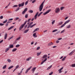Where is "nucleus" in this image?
Wrapping results in <instances>:
<instances>
[{
	"instance_id": "f257e3e1",
	"label": "nucleus",
	"mask_w": 75,
	"mask_h": 75,
	"mask_svg": "<svg viewBox=\"0 0 75 75\" xmlns=\"http://www.w3.org/2000/svg\"><path fill=\"white\" fill-rule=\"evenodd\" d=\"M33 24V22H31V23H30L28 25V27L27 28L28 29L29 28H33V27L34 26H35V25H36V23H35L31 25L32 24Z\"/></svg>"
},
{
	"instance_id": "f03ea898",
	"label": "nucleus",
	"mask_w": 75,
	"mask_h": 75,
	"mask_svg": "<svg viewBox=\"0 0 75 75\" xmlns=\"http://www.w3.org/2000/svg\"><path fill=\"white\" fill-rule=\"evenodd\" d=\"M71 21V20L69 19V20H68V21H66L64 23V24L62 25L61 26L60 28H62V27H64L65 26V24H67V23H69V21Z\"/></svg>"
},
{
	"instance_id": "7ed1b4c3",
	"label": "nucleus",
	"mask_w": 75,
	"mask_h": 75,
	"mask_svg": "<svg viewBox=\"0 0 75 75\" xmlns=\"http://www.w3.org/2000/svg\"><path fill=\"white\" fill-rule=\"evenodd\" d=\"M55 11V13H58L60 11V9H59V8H56Z\"/></svg>"
},
{
	"instance_id": "20e7f679",
	"label": "nucleus",
	"mask_w": 75,
	"mask_h": 75,
	"mask_svg": "<svg viewBox=\"0 0 75 75\" xmlns=\"http://www.w3.org/2000/svg\"><path fill=\"white\" fill-rule=\"evenodd\" d=\"M42 8H43V5H40L39 8L40 11H42Z\"/></svg>"
},
{
	"instance_id": "39448f33",
	"label": "nucleus",
	"mask_w": 75,
	"mask_h": 75,
	"mask_svg": "<svg viewBox=\"0 0 75 75\" xmlns=\"http://www.w3.org/2000/svg\"><path fill=\"white\" fill-rule=\"evenodd\" d=\"M28 8H25L24 10L22 12V14L23 15L25 13V12H26L27 11Z\"/></svg>"
},
{
	"instance_id": "423d86ee",
	"label": "nucleus",
	"mask_w": 75,
	"mask_h": 75,
	"mask_svg": "<svg viewBox=\"0 0 75 75\" xmlns=\"http://www.w3.org/2000/svg\"><path fill=\"white\" fill-rule=\"evenodd\" d=\"M32 68V66H30V67H29L28 69H27L26 70L25 72V73L27 74V73H28V71H29V70H30V69Z\"/></svg>"
},
{
	"instance_id": "0eeeda50",
	"label": "nucleus",
	"mask_w": 75,
	"mask_h": 75,
	"mask_svg": "<svg viewBox=\"0 0 75 75\" xmlns=\"http://www.w3.org/2000/svg\"><path fill=\"white\" fill-rule=\"evenodd\" d=\"M39 13V12H38L36 13L35 15L34 16V19L35 20H36L37 19V16H38V14Z\"/></svg>"
},
{
	"instance_id": "6e6552de",
	"label": "nucleus",
	"mask_w": 75,
	"mask_h": 75,
	"mask_svg": "<svg viewBox=\"0 0 75 75\" xmlns=\"http://www.w3.org/2000/svg\"><path fill=\"white\" fill-rule=\"evenodd\" d=\"M51 9H49L48 10H47L46 12L44 13H43V15H45V14H48L50 11H51Z\"/></svg>"
},
{
	"instance_id": "1a4fd4ad",
	"label": "nucleus",
	"mask_w": 75,
	"mask_h": 75,
	"mask_svg": "<svg viewBox=\"0 0 75 75\" xmlns=\"http://www.w3.org/2000/svg\"><path fill=\"white\" fill-rule=\"evenodd\" d=\"M24 2H23L22 3H21V4H20L18 5V6L19 7H23L24 6Z\"/></svg>"
},
{
	"instance_id": "9d476101",
	"label": "nucleus",
	"mask_w": 75,
	"mask_h": 75,
	"mask_svg": "<svg viewBox=\"0 0 75 75\" xmlns=\"http://www.w3.org/2000/svg\"><path fill=\"white\" fill-rule=\"evenodd\" d=\"M24 25H23V24L21 25V26L19 28V30L20 31V30H21V29H22V28H23L24 27Z\"/></svg>"
},
{
	"instance_id": "9b49d317",
	"label": "nucleus",
	"mask_w": 75,
	"mask_h": 75,
	"mask_svg": "<svg viewBox=\"0 0 75 75\" xmlns=\"http://www.w3.org/2000/svg\"><path fill=\"white\" fill-rule=\"evenodd\" d=\"M47 58H45L43 61L41 63L40 65H42V64H43L44 63V62H45L46 61H47Z\"/></svg>"
},
{
	"instance_id": "f8f14e48",
	"label": "nucleus",
	"mask_w": 75,
	"mask_h": 75,
	"mask_svg": "<svg viewBox=\"0 0 75 75\" xmlns=\"http://www.w3.org/2000/svg\"><path fill=\"white\" fill-rule=\"evenodd\" d=\"M7 33H6L4 35L5 40H6V39L7 38Z\"/></svg>"
},
{
	"instance_id": "ddd939ff",
	"label": "nucleus",
	"mask_w": 75,
	"mask_h": 75,
	"mask_svg": "<svg viewBox=\"0 0 75 75\" xmlns=\"http://www.w3.org/2000/svg\"><path fill=\"white\" fill-rule=\"evenodd\" d=\"M11 23V21H8L6 25V26H8V24H9V23Z\"/></svg>"
},
{
	"instance_id": "4468645a",
	"label": "nucleus",
	"mask_w": 75,
	"mask_h": 75,
	"mask_svg": "<svg viewBox=\"0 0 75 75\" xmlns=\"http://www.w3.org/2000/svg\"><path fill=\"white\" fill-rule=\"evenodd\" d=\"M47 55H44L43 57H42V58H43V59H45V58H47Z\"/></svg>"
},
{
	"instance_id": "2eb2a0df",
	"label": "nucleus",
	"mask_w": 75,
	"mask_h": 75,
	"mask_svg": "<svg viewBox=\"0 0 75 75\" xmlns=\"http://www.w3.org/2000/svg\"><path fill=\"white\" fill-rule=\"evenodd\" d=\"M39 30V28H36V29H35V30H34L33 33H35V31H38Z\"/></svg>"
},
{
	"instance_id": "dca6fc26",
	"label": "nucleus",
	"mask_w": 75,
	"mask_h": 75,
	"mask_svg": "<svg viewBox=\"0 0 75 75\" xmlns=\"http://www.w3.org/2000/svg\"><path fill=\"white\" fill-rule=\"evenodd\" d=\"M14 27V26H12L11 27H10L8 29V30H11V29L12 28H13Z\"/></svg>"
},
{
	"instance_id": "f3484780",
	"label": "nucleus",
	"mask_w": 75,
	"mask_h": 75,
	"mask_svg": "<svg viewBox=\"0 0 75 75\" xmlns=\"http://www.w3.org/2000/svg\"><path fill=\"white\" fill-rule=\"evenodd\" d=\"M29 29H27L26 30H25L24 32L23 33H27L29 31Z\"/></svg>"
},
{
	"instance_id": "a211bd4d",
	"label": "nucleus",
	"mask_w": 75,
	"mask_h": 75,
	"mask_svg": "<svg viewBox=\"0 0 75 75\" xmlns=\"http://www.w3.org/2000/svg\"><path fill=\"white\" fill-rule=\"evenodd\" d=\"M17 50V48H14L12 50V52H14V51H16Z\"/></svg>"
},
{
	"instance_id": "6ab92c4d",
	"label": "nucleus",
	"mask_w": 75,
	"mask_h": 75,
	"mask_svg": "<svg viewBox=\"0 0 75 75\" xmlns=\"http://www.w3.org/2000/svg\"><path fill=\"white\" fill-rule=\"evenodd\" d=\"M63 24V22L61 21L58 24V25H62V24Z\"/></svg>"
},
{
	"instance_id": "aec40b11",
	"label": "nucleus",
	"mask_w": 75,
	"mask_h": 75,
	"mask_svg": "<svg viewBox=\"0 0 75 75\" xmlns=\"http://www.w3.org/2000/svg\"><path fill=\"white\" fill-rule=\"evenodd\" d=\"M52 66V65H51L50 67H49L47 69V70H49V69H51Z\"/></svg>"
},
{
	"instance_id": "412c9836",
	"label": "nucleus",
	"mask_w": 75,
	"mask_h": 75,
	"mask_svg": "<svg viewBox=\"0 0 75 75\" xmlns=\"http://www.w3.org/2000/svg\"><path fill=\"white\" fill-rule=\"evenodd\" d=\"M41 54V52H40V53L39 52H38L37 53V56H39V55H40V54Z\"/></svg>"
},
{
	"instance_id": "4be33fe9",
	"label": "nucleus",
	"mask_w": 75,
	"mask_h": 75,
	"mask_svg": "<svg viewBox=\"0 0 75 75\" xmlns=\"http://www.w3.org/2000/svg\"><path fill=\"white\" fill-rule=\"evenodd\" d=\"M9 48H6V49H5V52H7V51H8V50H9Z\"/></svg>"
},
{
	"instance_id": "5701e85b",
	"label": "nucleus",
	"mask_w": 75,
	"mask_h": 75,
	"mask_svg": "<svg viewBox=\"0 0 75 75\" xmlns=\"http://www.w3.org/2000/svg\"><path fill=\"white\" fill-rule=\"evenodd\" d=\"M31 57H30L28 58H27L26 59V61H30V59H31Z\"/></svg>"
},
{
	"instance_id": "b1692460",
	"label": "nucleus",
	"mask_w": 75,
	"mask_h": 75,
	"mask_svg": "<svg viewBox=\"0 0 75 75\" xmlns=\"http://www.w3.org/2000/svg\"><path fill=\"white\" fill-rule=\"evenodd\" d=\"M13 67H14V66H10L8 68V69H11V68H13Z\"/></svg>"
},
{
	"instance_id": "393cba45",
	"label": "nucleus",
	"mask_w": 75,
	"mask_h": 75,
	"mask_svg": "<svg viewBox=\"0 0 75 75\" xmlns=\"http://www.w3.org/2000/svg\"><path fill=\"white\" fill-rule=\"evenodd\" d=\"M74 50L71 52L69 54V55H72V54H73L74 52Z\"/></svg>"
},
{
	"instance_id": "a878e982",
	"label": "nucleus",
	"mask_w": 75,
	"mask_h": 75,
	"mask_svg": "<svg viewBox=\"0 0 75 75\" xmlns=\"http://www.w3.org/2000/svg\"><path fill=\"white\" fill-rule=\"evenodd\" d=\"M7 61L8 62H9V63H10V62H11V60H10L9 59H8L7 60Z\"/></svg>"
},
{
	"instance_id": "bb28decb",
	"label": "nucleus",
	"mask_w": 75,
	"mask_h": 75,
	"mask_svg": "<svg viewBox=\"0 0 75 75\" xmlns=\"http://www.w3.org/2000/svg\"><path fill=\"white\" fill-rule=\"evenodd\" d=\"M14 47V45H10V46H9V48H13V47Z\"/></svg>"
},
{
	"instance_id": "cd10ccee",
	"label": "nucleus",
	"mask_w": 75,
	"mask_h": 75,
	"mask_svg": "<svg viewBox=\"0 0 75 75\" xmlns=\"http://www.w3.org/2000/svg\"><path fill=\"white\" fill-rule=\"evenodd\" d=\"M53 44V43L52 42L51 43H50L48 44V46H50V45H52Z\"/></svg>"
},
{
	"instance_id": "c85d7f7f",
	"label": "nucleus",
	"mask_w": 75,
	"mask_h": 75,
	"mask_svg": "<svg viewBox=\"0 0 75 75\" xmlns=\"http://www.w3.org/2000/svg\"><path fill=\"white\" fill-rule=\"evenodd\" d=\"M20 39H21V37H20L19 38H18L16 40V41H18V40H20Z\"/></svg>"
},
{
	"instance_id": "c756f323",
	"label": "nucleus",
	"mask_w": 75,
	"mask_h": 75,
	"mask_svg": "<svg viewBox=\"0 0 75 75\" xmlns=\"http://www.w3.org/2000/svg\"><path fill=\"white\" fill-rule=\"evenodd\" d=\"M43 13V12H41L40 13H39L38 14V17H40V16H41V15Z\"/></svg>"
},
{
	"instance_id": "7c9ffc66",
	"label": "nucleus",
	"mask_w": 75,
	"mask_h": 75,
	"mask_svg": "<svg viewBox=\"0 0 75 75\" xmlns=\"http://www.w3.org/2000/svg\"><path fill=\"white\" fill-rule=\"evenodd\" d=\"M66 59V57H65L62 59V61H65V59Z\"/></svg>"
},
{
	"instance_id": "2f4dec72",
	"label": "nucleus",
	"mask_w": 75,
	"mask_h": 75,
	"mask_svg": "<svg viewBox=\"0 0 75 75\" xmlns=\"http://www.w3.org/2000/svg\"><path fill=\"white\" fill-rule=\"evenodd\" d=\"M7 22V19H6L5 21H4L3 22V23L4 24H5V23H6Z\"/></svg>"
},
{
	"instance_id": "473e14b6",
	"label": "nucleus",
	"mask_w": 75,
	"mask_h": 75,
	"mask_svg": "<svg viewBox=\"0 0 75 75\" xmlns=\"http://www.w3.org/2000/svg\"><path fill=\"white\" fill-rule=\"evenodd\" d=\"M6 67H7V65H5L4 67H3L2 69H5V68H6Z\"/></svg>"
},
{
	"instance_id": "72a5a7b5",
	"label": "nucleus",
	"mask_w": 75,
	"mask_h": 75,
	"mask_svg": "<svg viewBox=\"0 0 75 75\" xmlns=\"http://www.w3.org/2000/svg\"><path fill=\"white\" fill-rule=\"evenodd\" d=\"M64 8H65V7L62 6V7H60L61 10H63V9H64Z\"/></svg>"
},
{
	"instance_id": "f704fd0d",
	"label": "nucleus",
	"mask_w": 75,
	"mask_h": 75,
	"mask_svg": "<svg viewBox=\"0 0 75 75\" xmlns=\"http://www.w3.org/2000/svg\"><path fill=\"white\" fill-rule=\"evenodd\" d=\"M58 31L57 29L54 30L52 31V33H54V32H56V31Z\"/></svg>"
},
{
	"instance_id": "c9c22d12",
	"label": "nucleus",
	"mask_w": 75,
	"mask_h": 75,
	"mask_svg": "<svg viewBox=\"0 0 75 75\" xmlns=\"http://www.w3.org/2000/svg\"><path fill=\"white\" fill-rule=\"evenodd\" d=\"M36 69V67H34L32 69V71H35V70Z\"/></svg>"
},
{
	"instance_id": "e433bc0d",
	"label": "nucleus",
	"mask_w": 75,
	"mask_h": 75,
	"mask_svg": "<svg viewBox=\"0 0 75 75\" xmlns=\"http://www.w3.org/2000/svg\"><path fill=\"white\" fill-rule=\"evenodd\" d=\"M27 21H26L25 22H24V24H23V25H24H24L26 24V23H27Z\"/></svg>"
},
{
	"instance_id": "4c0bfd02",
	"label": "nucleus",
	"mask_w": 75,
	"mask_h": 75,
	"mask_svg": "<svg viewBox=\"0 0 75 75\" xmlns=\"http://www.w3.org/2000/svg\"><path fill=\"white\" fill-rule=\"evenodd\" d=\"M19 10H20V7H18L17 9L15 11H17Z\"/></svg>"
},
{
	"instance_id": "58836bf2",
	"label": "nucleus",
	"mask_w": 75,
	"mask_h": 75,
	"mask_svg": "<svg viewBox=\"0 0 75 75\" xmlns=\"http://www.w3.org/2000/svg\"><path fill=\"white\" fill-rule=\"evenodd\" d=\"M28 14H26L25 16V18H28Z\"/></svg>"
},
{
	"instance_id": "ea45409f",
	"label": "nucleus",
	"mask_w": 75,
	"mask_h": 75,
	"mask_svg": "<svg viewBox=\"0 0 75 75\" xmlns=\"http://www.w3.org/2000/svg\"><path fill=\"white\" fill-rule=\"evenodd\" d=\"M65 31V29L64 30H63L61 32V33L62 34V33H64V32Z\"/></svg>"
},
{
	"instance_id": "a19ab883",
	"label": "nucleus",
	"mask_w": 75,
	"mask_h": 75,
	"mask_svg": "<svg viewBox=\"0 0 75 75\" xmlns=\"http://www.w3.org/2000/svg\"><path fill=\"white\" fill-rule=\"evenodd\" d=\"M70 27H71V25H69L67 27V28H70Z\"/></svg>"
},
{
	"instance_id": "79ce46f5",
	"label": "nucleus",
	"mask_w": 75,
	"mask_h": 75,
	"mask_svg": "<svg viewBox=\"0 0 75 75\" xmlns=\"http://www.w3.org/2000/svg\"><path fill=\"white\" fill-rule=\"evenodd\" d=\"M17 40H16L15 41V42L13 43V45H14V44H17Z\"/></svg>"
},
{
	"instance_id": "37998d69",
	"label": "nucleus",
	"mask_w": 75,
	"mask_h": 75,
	"mask_svg": "<svg viewBox=\"0 0 75 75\" xmlns=\"http://www.w3.org/2000/svg\"><path fill=\"white\" fill-rule=\"evenodd\" d=\"M20 46V45H17L16 46V48H18V47H19Z\"/></svg>"
},
{
	"instance_id": "c03bdc74",
	"label": "nucleus",
	"mask_w": 75,
	"mask_h": 75,
	"mask_svg": "<svg viewBox=\"0 0 75 75\" xmlns=\"http://www.w3.org/2000/svg\"><path fill=\"white\" fill-rule=\"evenodd\" d=\"M45 0H44V1L41 4V5L43 6V4H44V2H45Z\"/></svg>"
},
{
	"instance_id": "a18cd8bd",
	"label": "nucleus",
	"mask_w": 75,
	"mask_h": 75,
	"mask_svg": "<svg viewBox=\"0 0 75 75\" xmlns=\"http://www.w3.org/2000/svg\"><path fill=\"white\" fill-rule=\"evenodd\" d=\"M29 13H33V11L30 10V11H29Z\"/></svg>"
},
{
	"instance_id": "49530a36",
	"label": "nucleus",
	"mask_w": 75,
	"mask_h": 75,
	"mask_svg": "<svg viewBox=\"0 0 75 75\" xmlns=\"http://www.w3.org/2000/svg\"><path fill=\"white\" fill-rule=\"evenodd\" d=\"M55 21L54 20L53 21V22H52V25H53L55 23Z\"/></svg>"
},
{
	"instance_id": "de8ad7c7",
	"label": "nucleus",
	"mask_w": 75,
	"mask_h": 75,
	"mask_svg": "<svg viewBox=\"0 0 75 75\" xmlns=\"http://www.w3.org/2000/svg\"><path fill=\"white\" fill-rule=\"evenodd\" d=\"M18 67H19V65H17L15 69H18Z\"/></svg>"
},
{
	"instance_id": "09e8293b",
	"label": "nucleus",
	"mask_w": 75,
	"mask_h": 75,
	"mask_svg": "<svg viewBox=\"0 0 75 75\" xmlns=\"http://www.w3.org/2000/svg\"><path fill=\"white\" fill-rule=\"evenodd\" d=\"M18 7V5H16L13 6V7Z\"/></svg>"
},
{
	"instance_id": "8fccbe9b",
	"label": "nucleus",
	"mask_w": 75,
	"mask_h": 75,
	"mask_svg": "<svg viewBox=\"0 0 75 75\" xmlns=\"http://www.w3.org/2000/svg\"><path fill=\"white\" fill-rule=\"evenodd\" d=\"M71 67H75V64H72L71 65Z\"/></svg>"
},
{
	"instance_id": "3c124183",
	"label": "nucleus",
	"mask_w": 75,
	"mask_h": 75,
	"mask_svg": "<svg viewBox=\"0 0 75 75\" xmlns=\"http://www.w3.org/2000/svg\"><path fill=\"white\" fill-rule=\"evenodd\" d=\"M36 33H35L33 34V37H35V36L36 35Z\"/></svg>"
},
{
	"instance_id": "603ef678",
	"label": "nucleus",
	"mask_w": 75,
	"mask_h": 75,
	"mask_svg": "<svg viewBox=\"0 0 75 75\" xmlns=\"http://www.w3.org/2000/svg\"><path fill=\"white\" fill-rule=\"evenodd\" d=\"M35 1H36V0H34L32 2V3H35Z\"/></svg>"
},
{
	"instance_id": "864d4df0",
	"label": "nucleus",
	"mask_w": 75,
	"mask_h": 75,
	"mask_svg": "<svg viewBox=\"0 0 75 75\" xmlns=\"http://www.w3.org/2000/svg\"><path fill=\"white\" fill-rule=\"evenodd\" d=\"M27 4H28V1H26L25 2V5L26 6V5H27Z\"/></svg>"
},
{
	"instance_id": "5fc2aeb1",
	"label": "nucleus",
	"mask_w": 75,
	"mask_h": 75,
	"mask_svg": "<svg viewBox=\"0 0 75 75\" xmlns=\"http://www.w3.org/2000/svg\"><path fill=\"white\" fill-rule=\"evenodd\" d=\"M0 25L1 26H3V25H4V24L2 23H0Z\"/></svg>"
},
{
	"instance_id": "6e6d98bb",
	"label": "nucleus",
	"mask_w": 75,
	"mask_h": 75,
	"mask_svg": "<svg viewBox=\"0 0 75 75\" xmlns=\"http://www.w3.org/2000/svg\"><path fill=\"white\" fill-rule=\"evenodd\" d=\"M13 36L11 37V38H9V39H8V40H11V39L12 38H13Z\"/></svg>"
},
{
	"instance_id": "4d7b16f0",
	"label": "nucleus",
	"mask_w": 75,
	"mask_h": 75,
	"mask_svg": "<svg viewBox=\"0 0 75 75\" xmlns=\"http://www.w3.org/2000/svg\"><path fill=\"white\" fill-rule=\"evenodd\" d=\"M40 47H39L37 48V50H40Z\"/></svg>"
},
{
	"instance_id": "13d9d810",
	"label": "nucleus",
	"mask_w": 75,
	"mask_h": 75,
	"mask_svg": "<svg viewBox=\"0 0 75 75\" xmlns=\"http://www.w3.org/2000/svg\"><path fill=\"white\" fill-rule=\"evenodd\" d=\"M0 18L1 19H3V16H1L0 17Z\"/></svg>"
},
{
	"instance_id": "bf43d9fd",
	"label": "nucleus",
	"mask_w": 75,
	"mask_h": 75,
	"mask_svg": "<svg viewBox=\"0 0 75 75\" xmlns=\"http://www.w3.org/2000/svg\"><path fill=\"white\" fill-rule=\"evenodd\" d=\"M18 19H19V18L18 17H16V20H18Z\"/></svg>"
},
{
	"instance_id": "052dcab7",
	"label": "nucleus",
	"mask_w": 75,
	"mask_h": 75,
	"mask_svg": "<svg viewBox=\"0 0 75 75\" xmlns=\"http://www.w3.org/2000/svg\"><path fill=\"white\" fill-rule=\"evenodd\" d=\"M52 74H53V72H52L51 73H49V75H51Z\"/></svg>"
},
{
	"instance_id": "680f3d73",
	"label": "nucleus",
	"mask_w": 75,
	"mask_h": 75,
	"mask_svg": "<svg viewBox=\"0 0 75 75\" xmlns=\"http://www.w3.org/2000/svg\"><path fill=\"white\" fill-rule=\"evenodd\" d=\"M59 71V73H61V72H62V71L61 70H58Z\"/></svg>"
},
{
	"instance_id": "e2e57ef3",
	"label": "nucleus",
	"mask_w": 75,
	"mask_h": 75,
	"mask_svg": "<svg viewBox=\"0 0 75 75\" xmlns=\"http://www.w3.org/2000/svg\"><path fill=\"white\" fill-rule=\"evenodd\" d=\"M13 20V18H11V19H10L8 20V21H12V20Z\"/></svg>"
},
{
	"instance_id": "0e129e2a",
	"label": "nucleus",
	"mask_w": 75,
	"mask_h": 75,
	"mask_svg": "<svg viewBox=\"0 0 75 75\" xmlns=\"http://www.w3.org/2000/svg\"><path fill=\"white\" fill-rule=\"evenodd\" d=\"M56 42L57 44H58V43L59 42V40H57Z\"/></svg>"
},
{
	"instance_id": "69168bd1",
	"label": "nucleus",
	"mask_w": 75,
	"mask_h": 75,
	"mask_svg": "<svg viewBox=\"0 0 75 75\" xmlns=\"http://www.w3.org/2000/svg\"><path fill=\"white\" fill-rule=\"evenodd\" d=\"M27 27V25H26L24 27L25 28L24 29H25V28H26Z\"/></svg>"
},
{
	"instance_id": "338daca9",
	"label": "nucleus",
	"mask_w": 75,
	"mask_h": 75,
	"mask_svg": "<svg viewBox=\"0 0 75 75\" xmlns=\"http://www.w3.org/2000/svg\"><path fill=\"white\" fill-rule=\"evenodd\" d=\"M30 20H31V18L29 19H28V21H27V22H29V21H30Z\"/></svg>"
},
{
	"instance_id": "774afa93",
	"label": "nucleus",
	"mask_w": 75,
	"mask_h": 75,
	"mask_svg": "<svg viewBox=\"0 0 75 75\" xmlns=\"http://www.w3.org/2000/svg\"><path fill=\"white\" fill-rule=\"evenodd\" d=\"M3 42V40H1V41H0V43H1L2 42Z\"/></svg>"
}]
</instances>
